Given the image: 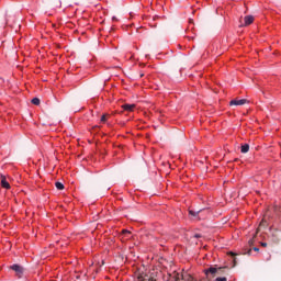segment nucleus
I'll list each match as a JSON object with an SVG mask.
<instances>
[{
	"mask_svg": "<svg viewBox=\"0 0 281 281\" xmlns=\"http://www.w3.org/2000/svg\"><path fill=\"white\" fill-rule=\"evenodd\" d=\"M274 212H276L277 216H280L281 207L276 206Z\"/></svg>",
	"mask_w": 281,
	"mask_h": 281,
	"instance_id": "obj_12",
	"label": "nucleus"
},
{
	"mask_svg": "<svg viewBox=\"0 0 281 281\" xmlns=\"http://www.w3.org/2000/svg\"><path fill=\"white\" fill-rule=\"evenodd\" d=\"M101 122L104 124V122H106V114H103L102 116H101Z\"/></svg>",
	"mask_w": 281,
	"mask_h": 281,
	"instance_id": "obj_14",
	"label": "nucleus"
},
{
	"mask_svg": "<svg viewBox=\"0 0 281 281\" xmlns=\"http://www.w3.org/2000/svg\"><path fill=\"white\" fill-rule=\"evenodd\" d=\"M261 247H267V243H261Z\"/></svg>",
	"mask_w": 281,
	"mask_h": 281,
	"instance_id": "obj_16",
	"label": "nucleus"
},
{
	"mask_svg": "<svg viewBox=\"0 0 281 281\" xmlns=\"http://www.w3.org/2000/svg\"><path fill=\"white\" fill-rule=\"evenodd\" d=\"M112 19H113V21H115V16H113Z\"/></svg>",
	"mask_w": 281,
	"mask_h": 281,
	"instance_id": "obj_18",
	"label": "nucleus"
},
{
	"mask_svg": "<svg viewBox=\"0 0 281 281\" xmlns=\"http://www.w3.org/2000/svg\"><path fill=\"white\" fill-rule=\"evenodd\" d=\"M55 188H57V190H65V184H63V182H56Z\"/></svg>",
	"mask_w": 281,
	"mask_h": 281,
	"instance_id": "obj_9",
	"label": "nucleus"
},
{
	"mask_svg": "<svg viewBox=\"0 0 281 281\" xmlns=\"http://www.w3.org/2000/svg\"><path fill=\"white\" fill-rule=\"evenodd\" d=\"M240 153L243 154L249 153V144L241 145Z\"/></svg>",
	"mask_w": 281,
	"mask_h": 281,
	"instance_id": "obj_7",
	"label": "nucleus"
},
{
	"mask_svg": "<svg viewBox=\"0 0 281 281\" xmlns=\"http://www.w3.org/2000/svg\"><path fill=\"white\" fill-rule=\"evenodd\" d=\"M215 281H227V278L225 277H217Z\"/></svg>",
	"mask_w": 281,
	"mask_h": 281,
	"instance_id": "obj_13",
	"label": "nucleus"
},
{
	"mask_svg": "<svg viewBox=\"0 0 281 281\" xmlns=\"http://www.w3.org/2000/svg\"><path fill=\"white\" fill-rule=\"evenodd\" d=\"M123 109H124V111H134L135 110V104H128V103H126V104H124L123 105Z\"/></svg>",
	"mask_w": 281,
	"mask_h": 281,
	"instance_id": "obj_6",
	"label": "nucleus"
},
{
	"mask_svg": "<svg viewBox=\"0 0 281 281\" xmlns=\"http://www.w3.org/2000/svg\"><path fill=\"white\" fill-rule=\"evenodd\" d=\"M123 235H124L126 238H131V232L127 231V229H124V231H123Z\"/></svg>",
	"mask_w": 281,
	"mask_h": 281,
	"instance_id": "obj_11",
	"label": "nucleus"
},
{
	"mask_svg": "<svg viewBox=\"0 0 281 281\" xmlns=\"http://www.w3.org/2000/svg\"><path fill=\"white\" fill-rule=\"evenodd\" d=\"M254 251H260V249L258 247H255Z\"/></svg>",
	"mask_w": 281,
	"mask_h": 281,
	"instance_id": "obj_17",
	"label": "nucleus"
},
{
	"mask_svg": "<svg viewBox=\"0 0 281 281\" xmlns=\"http://www.w3.org/2000/svg\"><path fill=\"white\" fill-rule=\"evenodd\" d=\"M194 238H201V234H195Z\"/></svg>",
	"mask_w": 281,
	"mask_h": 281,
	"instance_id": "obj_15",
	"label": "nucleus"
},
{
	"mask_svg": "<svg viewBox=\"0 0 281 281\" xmlns=\"http://www.w3.org/2000/svg\"><path fill=\"white\" fill-rule=\"evenodd\" d=\"M244 23L245 25H251V23H254V15H246L244 18Z\"/></svg>",
	"mask_w": 281,
	"mask_h": 281,
	"instance_id": "obj_5",
	"label": "nucleus"
},
{
	"mask_svg": "<svg viewBox=\"0 0 281 281\" xmlns=\"http://www.w3.org/2000/svg\"><path fill=\"white\" fill-rule=\"evenodd\" d=\"M1 186L5 190H10V182L5 179V176H1Z\"/></svg>",
	"mask_w": 281,
	"mask_h": 281,
	"instance_id": "obj_4",
	"label": "nucleus"
},
{
	"mask_svg": "<svg viewBox=\"0 0 281 281\" xmlns=\"http://www.w3.org/2000/svg\"><path fill=\"white\" fill-rule=\"evenodd\" d=\"M217 271H218V269H216L214 267H210L209 269L204 270V273H205L206 278H210V276H211V278H214L216 276Z\"/></svg>",
	"mask_w": 281,
	"mask_h": 281,
	"instance_id": "obj_3",
	"label": "nucleus"
},
{
	"mask_svg": "<svg viewBox=\"0 0 281 281\" xmlns=\"http://www.w3.org/2000/svg\"><path fill=\"white\" fill-rule=\"evenodd\" d=\"M231 106H243L247 104V99H233L229 102Z\"/></svg>",
	"mask_w": 281,
	"mask_h": 281,
	"instance_id": "obj_2",
	"label": "nucleus"
},
{
	"mask_svg": "<svg viewBox=\"0 0 281 281\" xmlns=\"http://www.w3.org/2000/svg\"><path fill=\"white\" fill-rule=\"evenodd\" d=\"M10 269L16 273L18 278H23V273L25 272V268H23V266L14 263L10 266Z\"/></svg>",
	"mask_w": 281,
	"mask_h": 281,
	"instance_id": "obj_1",
	"label": "nucleus"
},
{
	"mask_svg": "<svg viewBox=\"0 0 281 281\" xmlns=\"http://www.w3.org/2000/svg\"><path fill=\"white\" fill-rule=\"evenodd\" d=\"M200 213H201V211H194V210H190V211H189V214H190L191 216H199Z\"/></svg>",
	"mask_w": 281,
	"mask_h": 281,
	"instance_id": "obj_10",
	"label": "nucleus"
},
{
	"mask_svg": "<svg viewBox=\"0 0 281 281\" xmlns=\"http://www.w3.org/2000/svg\"><path fill=\"white\" fill-rule=\"evenodd\" d=\"M31 102H32V104H34L35 106H38V104H41V99H38V98H33V99L31 100Z\"/></svg>",
	"mask_w": 281,
	"mask_h": 281,
	"instance_id": "obj_8",
	"label": "nucleus"
}]
</instances>
